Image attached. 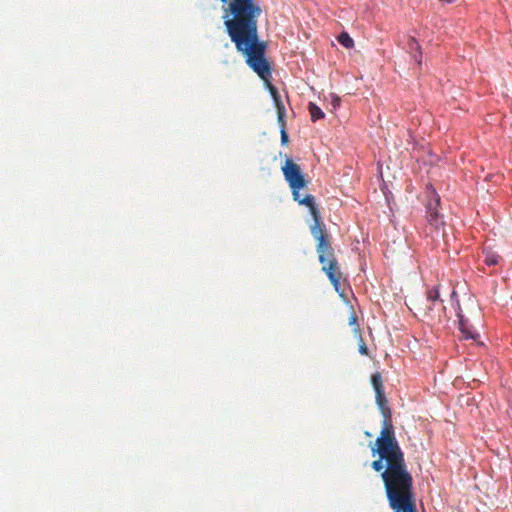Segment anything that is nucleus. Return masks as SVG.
<instances>
[{"label": "nucleus", "instance_id": "obj_1", "mask_svg": "<svg viewBox=\"0 0 512 512\" xmlns=\"http://www.w3.org/2000/svg\"><path fill=\"white\" fill-rule=\"evenodd\" d=\"M375 391L376 403L383 415L382 429L372 448L373 456L379 458L372 461L375 472H381L386 498L392 512H417L413 489V477L407 469L404 453L396 439L391 419V410L384 392L382 376L375 372L371 376Z\"/></svg>", "mask_w": 512, "mask_h": 512}, {"label": "nucleus", "instance_id": "obj_2", "mask_svg": "<svg viewBox=\"0 0 512 512\" xmlns=\"http://www.w3.org/2000/svg\"><path fill=\"white\" fill-rule=\"evenodd\" d=\"M247 65L264 81L273 99L279 97L277 88L271 83L272 71L265 57L266 43L259 40L258 27L231 39Z\"/></svg>", "mask_w": 512, "mask_h": 512}, {"label": "nucleus", "instance_id": "obj_3", "mask_svg": "<svg viewBox=\"0 0 512 512\" xmlns=\"http://www.w3.org/2000/svg\"><path fill=\"white\" fill-rule=\"evenodd\" d=\"M224 25L230 39L258 27L261 7L255 0H221Z\"/></svg>", "mask_w": 512, "mask_h": 512}, {"label": "nucleus", "instance_id": "obj_4", "mask_svg": "<svg viewBox=\"0 0 512 512\" xmlns=\"http://www.w3.org/2000/svg\"><path fill=\"white\" fill-rule=\"evenodd\" d=\"M314 224L310 227L311 234L317 241L316 251L319 262L322 265V271L325 272L330 282L338 292L341 288L342 273L338 261L335 257L334 249L331 245L329 234L321 220L320 213L313 217Z\"/></svg>", "mask_w": 512, "mask_h": 512}, {"label": "nucleus", "instance_id": "obj_5", "mask_svg": "<svg viewBox=\"0 0 512 512\" xmlns=\"http://www.w3.org/2000/svg\"><path fill=\"white\" fill-rule=\"evenodd\" d=\"M282 172L285 180L290 186L293 199L300 205H305L308 207L312 217H317L319 210L315 204V198L312 195L301 197L300 190L306 187L307 182L300 166L296 164L291 158L287 157L284 165L282 166Z\"/></svg>", "mask_w": 512, "mask_h": 512}, {"label": "nucleus", "instance_id": "obj_6", "mask_svg": "<svg viewBox=\"0 0 512 512\" xmlns=\"http://www.w3.org/2000/svg\"><path fill=\"white\" fill-rule=\"evenodd\" d=\"M426 194L427 221L434 229L438 230L441 226L444 225L442 216L438 212V207L440 205V196L432 187L427 188Z\"/></svg>", "mask_w": 512, "mask_h": 512}, {"label": "nucleus", "instance_id": "obj_7", "mask_svg": "<svg viewBox=\"0 0 512 512\" xmlns=\"http://www.w3.org/2000/svg\"><path fill=\"white\" fill-rule=\"evenodd\" d=\"M457 317L459 320V331L462 334V338L477 340V338L479 337L478 332L473 327V325L470 323L469 318H467L463 314L462 309L460 307L458 308V311H457Z\"/></svg>", "mask_w": 512, "mask_h": 512}, {"label": "nucleus", "instance_id": "obj_8", "mask_svg": "<svg viewBox=\"0 0 512 512\" xmlns=\"http://www.w3.org/2000/svg\"><path fill=\"white\" fill-rule=\"evenodd\" d=\"M427 301L432 303L434 306L437 305L441 310H445L442 301H439V291L438 288L430 289L427 292Z\"/></svg>", "mask_w": 512, "mask_h": 512}, {"label": "nucleus", "instance_id": "obj_9", "mask_svg": "<svg viewBox=\"0 0 512 512\" xmlns=\"http://www.w3.org/2000/svg\"><path fill=\"white\" fill-rule=\"evenodd\" d=\"M308 110H309V113H310V116H311V120L313 122H315V121H317L319 119H322L325 116V114L321 110V108H319L315 103L310 102L309 105H308Z\"/></svg>", "mask_w": 512, "mask_h": 512}, {"label": "nucleus", "instance_id": "obj_10", "mask_svg": "<svg viewBox=\"0 0 512 512\" xmlns=\"http://www.w3.org/2000/svg\"><path fill=\"white\" fill-rule=\"evenodd\" d=\"M273 100H274V103H275V106L277 109L278 122H284L285 117H286V108L284 106L283 101L281 100V96H279Z\"/></svg>", "mask_w": 512, "mask_h": 512}, {"label": "nucleus", "instance_id": "obj_11", "mask_svg": "<svg viewBox=\"0 0 512 512\" xmlns=\"http://www.w3.org/2000/svg\"><path fill=\"white\" fill-rule=\"evenodd\" d=\"M338 42L343 45L345 48H352L353 45H354V41L353 39L349 36L348 33L346 32H342L338 38H337Z\"/></svg>", "mask_w": 512, "mask_h": 512}, {"label": "nucleus", "instance_id": "obj_12", "mask_svg": "<svg viewBox=\"0 0 512 512\" xmlns=\"http://www.w3.org/2000/svg\"><path fill=\"white\" fill-rule=\"evenodd\" d=\"M279 126L281 127V143L282 145H286L289 141L288 133L286 132V121L284 122H278Z\"/></svg>", "mask_w": 512, "mask_h": 512}, {"label": "nucleus", "instance_id": "obj_13", "mask_svg": "<svg viewBox=\"0 0 512 512\" xmlns=\"http://www.w3.org/2000/svg\"><path fill=\"white\" fill-rule=\"evenodd\" d=\"M349 324L354 326L355 332L360 335V328L357 322V316L354 313L350 316Z\"/></svg>", "mask_w": 512, "mask_h": 512}, {"label": "nucleus", "instance_id": "obj_14", "mask_svg": "<svg viewBox=\"0 0 512 512\" xmlns=\"http://www.w3.org/2000/svg\"><path fill=\"white\" fill-rule=\"evenodd\" d=\"M361 336V334L359 335ZM359 352L362 354V355H368V347L366 346V344L364 343L362 337H360V344H359Z\"/></svg>", "mask_w": 512, "mask_h": 512}, {"label": "nucleus", "instance_id": "obj_15", "mask_svg": "<svg viewBox=\"0 0 512 512\" xmlns=\"http://www.w3.org/2000/svg\"><path fill=\"white\" fill-rule=\"evenodd\" d=\"M331 104L334 109L338 108L340 106V98L338 96L333 95Z\"/></svg>", "mask_w": 512, "mask_h": 512}, {"label": "nucleus", "instance_id": "obj_16", "mask_svg": "<svg viewBox=\"0 0 512 512\" xmlns=\"http://www.w3.org/2000/svg\"><path fill=\"white\" fill-rule=\"evenodd\" d=\"M485 262L488 265H496L498 263L497 257H495V256L487 257Z\"/></svg>", "mask_w": 512, "mask_h": 512}, {"label": "nucleus", "instance_id": "obj_17", "mask_svg": "<svg viewBox=\"0 0 512 512\" xmlns=\"http://www.w3.org/2000/svg\"><path fill=\"white\" fill-rule=\"evenodd\" d=\"M409 48L410 49H416V50L419 49V44L417 43V41L414 38L410 39V41H409Z\"/></svg>", "mask_w": 512, "mask_h": 512}, {"label": "nucleus", "instance_id": "obj_18", "mask_svg": "<svg viewBox=\"0 0 512 512\" xmlns=\"http://www.w3.org/2000/svg\"><path fill=\"white\" fill-rule=\"evenodd\" d=\"M427 315H429L431 318H434V315H433V308L432 307H429L428 308V311L426 312Z\"/></svg>", "mask_w": 512, "mask_h": 512}, {"label": "nucleus", "instance_id": "obj_19", "mask_svg": "<svg viewBox=\"0 0 512 512\" xmlns=\"http://www.w3.org/2000/svg\"><path fill=\"white\" fill-rule=\"evenodd\" d=\"M415 60L420 64L421 63V53L419 54V59L415 56Z\"/></svg>", "mask_w": 512, "mask_h": 512}, {"label": "nucleus", "instance_id": "obj_20", "mask_svg": "<svg viewBox=\"0 0 512 512\" xmlns=\"http://www.w3.org/2000/svg\"><path fill=\"white\" fill-rule=\"evenodd\" d=\"M365 435L366 436H371V434L369 432H365Z\"/></svg>", "mask_w": 512, "mask_h": 512}]
</instances>
